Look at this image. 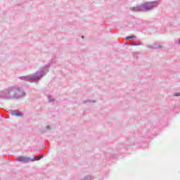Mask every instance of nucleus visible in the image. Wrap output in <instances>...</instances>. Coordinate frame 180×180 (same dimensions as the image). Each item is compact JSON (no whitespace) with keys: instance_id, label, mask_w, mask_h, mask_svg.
<instances>
[{"instance_id":"f257e3e1","label":"nucleus","mask_w":180,"mask_h":180,"mask_svg":"<svg viewBox=\"0 0 180 180\" xmlns=\"http://www.w3.org/2000/svg\"><path fill=\"white\" fill-rule=\"evenodd\" d=\"M26 96V92L22 87L20 86H10L3 91H0V99H5L6 101H11L15 99H23Z\"/></svg>"},{"instance_id":"f03ea898","label":"nucleus","mask_w":180,"mask_h":180,"mask_svg":"<svg viewBox=\"0 0 180 180\" xmlns=\"http://www.w3.org/2000/svg\"><path fill=\"white\" fill-rule=\"evenodd\" d=\"M158 1L146 2L142 5L131 8L130 11L132 12H149V11H153L154 8H157V6H158Z\"/></svg>"},{"instance_id":"7ed1b4c3","label":"nucleus","mask_w":180,"mask_h":180,"mask_svg":"<svg viewBox=\"0 0 180 180\" xmlns=\"http://www.w3.org/2000/svg\"><path fill=\"white\" fill-rule=\"evenodd\" d=\"M20 79H21V81H27V82H35L36 84H39V80L37 79L36 73L28 75L26 76H21L20 77Z\"/></svg>"},{"instance_id":"20e7f679","label":"nucleus","mask_w":180,"mask_h":180,"mask_svg":"<svg viewBox=\"0 0 180 180\" xmlns=\"http://www.w3.org/2000/svg\"><path fill=\"white\" fill-rule=\"evenodd\" d=\"M49 69L50 66L46 65L44 68H42L41 71H37L35 72V75L37 77L38 82L40 81V79H41V78H43V77H44V75H46L47 72H49Z\"/></svg>"},{"instance_id":"39448f33","label":"nucleus","mask_w":180,"mask_h":180,"mask_svg":"<svg viewBox=\"0 0 180 180\" xmlns=\"http://www.w3.org/2000/svg\"><path fill=\"white\" fill-rule=\"evenodd\" d=\"M36 160V158H29L26 156H19L17 158L18 162H33Z\"/></svg>"},{"instance_id":"423d86ee","label":"nucleus","mask_w":180,"mask_h":180,"mask_svg":"<svg viewBox=\"0 0 180 180\" xmlns=\"http://www.w3.org/2000/svg\"><path fill=\"white\" fill-rule=\"evenodd\" d=\"M9 113L11 116H15V117H22L23 116V113L19 110H11Z\"/></svg>"},{"instance_id":"0eeeda50","label":"nucleus","mask_w":180,"mask_h":180,"mask_svg":"<svg viewBox=\"0 0 180 180\" xmlns=\"http://www.w3.org/2000/svg\"><path fill=\"white\" fill-rule=\"evenodd\" d=\"M162 46L161 45H158L157 44H153V49L158 50V49H162Z\"/></svg>"},{"instance_id":"6e6552de","label":"nucleus","mask_w":180,"mask_h":180,"mask_svg":"<svg viewBox=\"0 0 180 180\" xmlns=\"http://www.w3.org/2000/svg\"><path fill=\"white\" fill-rule=\"evenodd\" d=\"M81 180H94V178H92L91 176H85Z\"/></svg>"},{"instance_id":"1a4fd4ad","label":"nucleus","mask_w":180,"mask_h":180,"mask_svg":"<svg viewBox=\"0 0 180 180\" xmlns=\"http://www.w3.org/2000/svg\"><path fill=\"white\" fill-rule=\"evenodd\" d=\"M136 39V36L131 35V36H128L125 38L126 40H131V39Z\"/></svg>"},{"instance_id":"9d476101","label":"nucleus","mask_w":180,"mask_h":180,"mask_svg":"<svg viewBox=\"0 0 180 180\" xmlns=\"http://www.w3.org/2000/svg\"><path fill=\"white\" fill-rule=\"evenodd\" d=\"M45 156V155H41L39 158H35L36 160L34 161H40V160H41V158H44Z\"/></svg>"},{"instance_id":"9b49d317","label":"nucleus","mask_w":180,"mask_h":180,"mask_svg":"<svg viewBox=\"0 0 180 180\" xmlns=\"http://www.w3.org/2000/svg\"><path fill=\"white\" fill-rule=\"evenodd\" d=\"M87 102H89V103H95V102H96V101H92V100H86V101H84V103H87Z\"/></svg>"},{"instance_id":"f8f14e48","label":"nucleus","mask_w":180,"mask_h":180,"mask_svg":"<svg viewBox=\"0 0 180 180\" xmlns=\"http://www.w3.org/2000/svg\"><path fill=\"white\" fill-rule=\"evenodd\" d=\"M48 99L49 102H54V98H53L51 96H49Z\"/></svg>"},{"instance_id":"ddd939ff","label":"nucleus","mask_w":180,"mask_h":180,"mask_svg":"<svg viewBox=\"0 0 180 180\" xmlns=\"http://www.w3.org/2000/svg\"><path fill=\"white\" fill-rule=\"evenodd\" d=\"M146 47H147L148 49H154V48H153V45H147V46H146Z\"/></svg>"},{"instance_id":"4468645a","label":"nucleus","mask_w":180,"mask_h":180,"mask_svg":"<svg viewBox=\"0 0 180 180\" xmlns=\"http://www.w3.org/2000/svg\"><path fill=\"white\" fill-rule=\"evenodd\" d=\"M131 46H141V44H140V43H135V44H131Z\"/></svg>"},{"instance_id":"2eb2a0df","label":"nucleus","mask_w":180,"mask_h":180,"mask_svg":"<svg viewBox=\"0 0 180 180\" xmlns=\"http://www.w3.org/2000/svg\"><path fill=\"white\" fill-rule=\"evenodd\" d=\"M174 96H180V93L179 92L174 93Z\"/></svg>"},{"instance_id":"dca6fc26","label":"nucleus","mask_w":180,"mask_h":180,"mask_svg":"<svg viewBox=\"0 0 180 180\" xmlns=\"http://www.w3.org/2000/svg\"><path fill=\"white\" fill-rule=\"evenodd\" d=\"M46 130H51V127H50V125H48L46 127Z\"/></svg>"},{"instance_id":"f3484780","label":"nucleus","mask_w":180,"mask_h":180,"mask_svg":"<svg viewBox=\"0 0 180 180\" xmlns=\"http://www.w3.org/2000/svg\"><path fill=\"white\" fill-rule=\"evenodd\" d=\"M131 146H134V141L131 142Z\"/></svg>"},{"instance_id":"a211bd4d","label":"nucleus","mask_w":180,"mask_h":180,"mask_svg":"<svg viewBox=\"0 0 180 180\" xmlns=\"http://www.w3.org/2000/svg\"><path fill=\"white\" fill-rule=\"evenodd\" d=\"M124 44H125V45H127V42H125Z\"/></svg>"},{"instance_id":"6ab92c4d","label":"nucleus","mask_w":180,"mask_h":180,"mask_svg":"<svg viewBox=\"0 0 180 180\" xmlns=\"http://www.w3.org/2000/svg\"><path fill=\"white\" fill-rule=\"evenodd\" d=\"M82 39H84V36H82Z\"/></svg>"}]
</instances>
